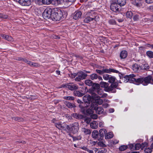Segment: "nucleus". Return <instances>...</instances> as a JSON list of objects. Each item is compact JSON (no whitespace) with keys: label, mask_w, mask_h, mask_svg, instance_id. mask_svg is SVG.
<instances>
[{"label":"nucleus","mask_w":153,"mask_h":153,"mask_svg":"<svg viewBox=\"0 0 153 153\" xmlns=\"http://www.w3.org/2000/svg\"><path fill=\"white\" fill-rule=\"evenodd\" d=\"M100 85L102 87L105 88V91L115 93L116 91L115 88L117 87L118 83H115L114 84H111V85L109 86V84L108 83L101 82L100 83Z\"/></svg>","instance_id":"obj_1"},{"label":"nucleus","mask_w":153,"mask_h":153,"mask_svg":"<svg viewBox=\"0 0 153 153\" xmlns=\"http://www.w3.org/2000/svg\"><path fill=\"white\" fill-rule=\"evenodd\" d=\"M152 76L151 75H149L145 77L136 78V79H135L136 80V84L139 85L142 84L144 85H147L149 83L152 84Z\"/></svg>","instance_id":"obj_2"},{"label":"nucleus","mask_w":153,"mask_h":153,"mask_svg":"<svg viewBox=\"0 0 153 153\" xmlns=\"http://www.w3.org/2000/svg\"><path fill=\"white\" fill-rule=\"evenodd\" d=\"M135 75L133 74H130L129 75H126L125 76H120V78L121 79L123 80V82H129L130 83H134L136 84V80L134 79H136V78H134Z\"/></svg>","instance_id":"obj_3"},{"label":"nucleus","mask_w":153,"mask_h":153,"mask_svg":"<svg viewBox=\"0 0 153 153\" xmlns=\"http://www.w3.org/2000/svg\"><path fill=\"white\" fill-rule=\"evenodd\" d=\"M63 16V13L59 10L52 13L51 19L54 21H59Z\"/></svg>","instance_id":"obj_4"},{"label":"nucleus","mask_w":153,"mask_h":153,"mask_svg":"<svg viewBox=\"0 0 153 153\" xmlns=\"http://www.w3.org/2000/svg\"><path fill=\"white\" fill-rule=\"evenodd\" d=\"M120 6L116 2V0H111L110 5V9L114 12H118L120 11Z\"/></svg>","instance_id":"obj_5"},{"label":"nucleus","mask_w":153,"mask_h":153,"mask_svg":"<svg viewBox=\"0 0 153 153\" xmlns=\"http://www.w3.org/2000/svg\"><path fill=\"white\" fill-rule=\"evenodd\" d=\"M92 87L93 89H90L88 92L91 95L92 97H97V94L95 93V90L99 89V88L100 87V85L98 83H94L91 86Z\"/></svg>","instance_id":"obj_6"},{"label":"nucleus","mask_w":153,"mask_h":153,"mask_svg":"<svg viewBox=\"0 0 153 153\" xmlns=\"http://www.w3.org/2000/svg\"><path fill=\"white\" fill-rule=\"evenodd\" d=\"M52 10L50 8H47L42 13V16L45 19L51 18L52 16Z\"/></svg>","instance_id":"obj_7"},{"label":"nucleus","mask_w":153,"mask_h":153,"mask_svg":"<svg viewBox=\"0 0 153 153\" xmlns=\"http://www.w3.org/2000/svg\"><path fill=\"white\" fill-rule=\"evenodd\" d=\"M68 131H71L72 133L75 134L77 133L79 129V124L78 123L75 122L69 126Z\"/></svg>","instance_id":"obj_8"},{"label":"nucleus","mask_w":153,"mask_h":153,"mask_svg":"<svg viewBox=\"0 0 153 153\" xmlns=\"http://www.w3.org/2000/svg\"><path fill=\"white\" fill-rule=\"evenodd\" d=\"M77 102L79 104L78 105L79 107L80 108L81 112L83 113H85L86 111V107L89 106V104L88 103V105L86 103H84L80 100H77Z\"/></svg>","instance_id":"obj_9"},{"label":"nucleus","mask_w":153,"mask_h":153,"mask_svg":"<svg viewBox=\"0 0 153 153\" xmlns=\"http://www.w3.org/2000/svg\"><path fill=\"white\" fill-rule=\"evenodd\" d=\"M55 126L59 129L65 131H68V129H69V126L68 125L65 123H55Z\"/></svg>","instance_id":"obj_10"},{"label":"nucleus","mask_w":153,"mask_h":153,"mask_svg":"<svg viewBox=\"0 0 153 153\" xmlns=\"http://www.w3.org/2000/svg\"><path fill=\"white\" fill-rule=\"evenodd\" d=\"M91 108L96 111L97 114H101L103 111V109L101 107H98V105L95 103H92L91 104Z\"/></svg>","instance_id":"obj_11"},{"label":"nucleus","mask_w":153,"mask_h":153,"mask_svg":"<svg viewBox=\"0 0 153 153\" xmlns=\"http://www.w3.org/2000/svg\"><path fill=\"white\" fill-rule=\"evenodd\" d=\"M78 76L75 78L76 81H79L85 79L87 76V74L83 71H80L77 72Z\"/></svg>","instance_id":"obj_12"},{"label":"nucleus","mask_w":153,"mask_h":153,"mask_svg":"<svg viewBox=\"0 0 153 153\" xmlns=\"http://www.w3.org/2000/svg\"><path fill=\"white\" fill-rule=\"evenodd\" d=\"M86 15L88 16L91 18H92V21L94 20L95 21H98L100 20L99 17L96 13L94 11H91L88 12Z\"/></svg>","instance_id":"obj_13"},{"label":"nucleus","mask_w":153,"mask_h":153,"mask_svg":"<svg viewBox=\"0 0 153 153\" xmlns=\"http://www.w3.org/2000/svg\"><path fill=\"white\" fill-rule=\"evenodd\" d=\"M20 5L23 6H28L31 4L30 0H16Z\"/></svg>","instance_id":"obj_14"},{"label":"nucleus","mask_w":153,"mask_h":153,"mask_svg":"<svg viewBox=\"0 0 153 153\" xmlns=\"http://www.w3.org/2000/svg\"><path fill=\"white\" fill-rule=\"evenodd\" d=\"M132 69L135 72H137L140 70L142 69V68L140 65L135 63L132 65Z\"/></svg>","instance_id":"obj_15"},{"label":"nucleus","mask_w":153,"mask_h":153,"mask_svg":"<svg viewBox=\"0 0 153 153\" xmlns=\"http://www.w3.org/2000/svg\"><path fill=\"white\" fill-rule=\"evenodd\" d=\"M91 99V96L89 95L86 94L83 97V101L85 102L84 103H86L88 105V103L89 104V106L90 105V102Z\"/></svg>","instance_id":"obj_16"},{"label":"nucleus","mask_w":153,"mask_h":153,"mask_svg":"<svg viewBox=\"0 0 153 153\" xmlns=\"http://www.w3.org/2000/svg\"><path fill=\"white\" fill-rule=\"evenodd\" d=\"M97 92L98 95H97L98 97L97 98L99 97V98H104L106 97L107 95V94L106 93L103 94V91L101 89H98L97 91ZM93 98H96V97Z\"/></svg>","instance_id":"obj_17"},{"label":"nucleus","mask_w":153,"mask_h":153,"mask_svg":"<svg viewBox=\"0 0 153 153\" xmlns=\"http://www.w3.org/2000/svg\"><path fill=\"white\" fill-rule=\"evenodd\" d=\"M90 78L92 80L97 79L100 81L102 80V78L101 76H98L97 74L94 73L93 74L90 75Z\"/></svg>","instance_id":"obj_18"},{"label":"nucleus","mask_w":153,"mask_h":153,"mask_svg":"<svg viewBox=\"0 0 153 153\" xmlns=\"http://www.w3.org/2000/svg\"><path fill=\"white\" fill-rule=\"evenodd\" d=\"M68 88L69 89L72 91L77 89H78V86L77 85L73 83H69L68 84Z\"/></svg>","instance_id":"obj_19"},{"label":"nucleus","mask_w":153,"mask_h":153,"mask_svg":"<svg viewBox=\"0 0 153 153\" xmlns=\"http://www.w3.org/2000/svg\"><path fill=\"white\" fill-rule=\"evenodd\" d=\"M99 135L98 131L96 130L93 131L92 132V136L94 139H97L99 140L101 139L100 138H99Z\"/></svg>","instance_id":"obj_20"},{"label":"nucleus","mask_w":153,"mask_h":153,"mask_svg":"<svg viewBox=\"0 0 153 153\" xmlns=\"http://www.w3.org/2000/svg\"><path fill=\"white\" fill-rule=\"evenodd\" d=\"M82 15V13L81 11H76L74 13V19H78L80 18Z\"/></svg>","instance_id":"obj_21"},{"label":"nucleus","mask_w":153,"mask_h":153,"mask_svg":"<svg viewBox=\"0 0 153 153\" xmlns=\"http://www.w3.org/2000/svg\"><path fill=\"white\" fill-rule=\"evenodd\" d=\"M127 52L126 51H123L120 53V57L121 59H124L127 57Z\"/></svg>","instance_id":"obj_22"},{"label":"nucleus","mask_w":153,"mask_h":153,"mask_svg":"<svg viewBox=\"0 0 153 153\" xmlns=\"http://www.w3.org/2000/svg\"><path fill=\"white\" fill-rule=\"evenodd\" d=\"M106 132L107 131L104 128L100 129L99 131V136L100 137V138H102L105 135V136Z\"/></svg>","instance_id":"obj_23"},{"label":"nucleus","mask_w":153,"mask_h":153,"mask_svg":"<svg viewBox=\"0 0 153 153\" xmlns=\"http://www.w3.org/2000/svg\"><path fill=\"white\" fill-rule=\"evenodd\" d=\"M73 116L74 118L76 119H82L84 117V116L79 114H74Z\"/></svg>","instance_id":"obj_24"},{"label":"nucleus","mask_w":153,"mask_h":153,"mask_svg":"<svg viewBox=\"0 0 153 153\" xmlns=\"http://www.w3.org/2000/svg\"><path fill=\"white\" fill-rule=\"evenodd\" d=\"M26 63L32 67H37L39 66V65L38 63H34L30 61L27 60V61Z\"/></svg>","instance_id":"obj_25"},{"label":"nucleus","mask_w":153,"mask_h":153,"mask_svg":"<svg viewBox=\"0 0 153 153\" xmlns=\"http://www.w3.org/2000/svg\"><path fill=\"white\" fill-rule=\"evenodd\" d=\"M107 73H111V72L120 74V72L118 70L112 68L106 69Z\"/></svg>","instance_id":"obj_26"},{"label":"nucleus","mask_w":153,"mask_h":153,"mask_svg":"<svg viewBox=\"0 0 153 153\" xmlns=\"http://www.w3.org/2000/svg\"><path fill=\"white\" fill-rule=\"evenodd\" d=\"M116 2L120 6H124L126 3V0H116Z\"/></svg>","instance_id":"obj_27"},{"label":"nucleus","mask_w":153,"mask_h":153,"mask_svg":"<svg viewBox=\"0 0 153 153\" xmlns=\"http://www.w3.org/2000/svg\"><path fill=\"white\" fill-rule=\"evenodd\" d=\"M113 137V133L111 132H109L106 134L105 136V138L106 139H109L112 138Z\"/></svg>","instance_id":"obj_28"},{"label":"nucleus","mask_w":153,"mask_h":153,"mask_svg":"<svg viewBox=\"0 0 153 153\" xmlns=\"http://www.w3.org/2000/svg\"><path fill=\"white\" fill-rule=\"evenodd\" d=\"M74 95L76 96H77L78 97H81L84 94L82 92L79 91H75L74 92Z\"/></svg>","instance_id":"obj_29"},{"label":"nucleus","mask_w":153,"mask_h":153,"mask_svg":"<svg viewBox=\"0 0 153 153\" xmlns=\"http://www.w3.org/2000/svg\"><path fill=\"white\" fill-rule=\"evenodd\" d=\"M97 126L98 123L95 121H93L90 123V126L93 129L96 128Z\"/></svg>","instance_id":"obj_30"},{"label":"nucleus","mask_w":153,"mask_h":153,"mask_svg":"<svg viewBox=\"0 0 153 153\" xmlns=\"http://www.w3.org/2000/svg\"><path fill=\"white\" fill-rule=\"evenodd\" d=\"M82 131L85 134H90L91 132L90 129L84 128H82Z\"/></svg>","instance_id":"obj_31"},{"label":"nucleus","mask_w":153,"mask_h":153,"mask_svg":"<svg viewBox=\"0 0 153 153\" xmlns=\"http://www.w3.org/2000/svg\"><path fill=\"white\" fill-rule=\"evenodd\" d=\"M1 36L3 38L7 40L8 41H12L13 40L11 36H9L8 35H2Z\"/></svg>","instance_id":"obj_32"},{"label":"nucleus","mask_w":153,"mask_h":153,"mask_svg":"<svg viewBox=\"0 0 153 153\" xmlns=\"http://www.w3.org/2000/svg\"><path fill=\"white\" fill-rule=\"evenodd\" d=\"M65 103L66 106L69 108H72L76 107L75 105L67 101H65Z\"/></svg>","instance_id":"obj_33"},{"label":"nucleus","mask_w":153,"mask_h":153,"mask_svg":"<svg viewBox=\"0 0 153 153\" xmlns=\"http://www.w3.org/2000/svg\"><path fill=\"white\" fill-rule=\"evenodd\" d=\"M61 0H52L51 1V3L55 5H57L60 4L61 3Z\"/></svg>","instance_id":"obj_34"},{"label":"nucleus","mask_w":153,"mask_h":153,"mask_svg":"<svg viewBox=\"0 0 153 153\" xmlns=\"http://www.w3.org/2000/svg\"><path fill=\"white\" fill-rule=\"evenodd\" d=\"M96 71L97 72V73H98L100 75H102L104 73H107L106 69H103L102 70L96 69Z\"/></svg>","instance_id":"obj_35"},{"label":"nucleus","mask_w":153,"mask_h":153,"mask_svg":"<svg viewBox=\"0 0 153 153\" xmlns=\"http://www.w3.org/2000/svg\"><path fill=\"white\" fill-rule=\"evenodd\" d=\"M92 19L88 16L84 20V22L85 23H88L91 21H93Z\"/></svg>","instance_id":"obj_36"},{"label":"nucleus","mask_w":153,"mask_h":153,"mask_svg":"<svg viewBox=\"0 0 153 153\" xmlns=\"http://www.w3.org/2000/svg\"><path fill=\"white\" fill-rule=\"evenodd\" d=\"M85 83L87 85L89 86H92L93 84V82L90 79H87L85 81Z\"/></svg>","instance_id":"obj_37"},{"label":"nucleus","mask_w":153,"mask_h":153,"mask_svg":"<svg viewBox=\"0 0 153 153\" xmlns=\"http://www.w3.org/2000/svg\"><path fill=\"white\" fill-rule=\"evenodd\" d=\"M87 107H86V111L84 113L85 114L86 113L87 114H93L94 113V111L93 110V109H92L91 108V109L90 108H88L87 109Z\"/></svg>","instance_id":"obj_38"},{"label":"nucleus","mask_w":153,"mask_h":153,"mask_svg":"<svg viewBox=\"0 0 153 153\" xmlns=\"http://www.w3.org/2000/svg\"><path fill=\"white\" fill-rule=\"evenodd\" d=\"M116 80L115 78L113 76H111V79L109 80V81H108V82L111 83V84H114L115 83H117V82H115V81Z\"/></svg>","instance_id":"obj_39"},{"label":"nucleus","mask_w":153,"mask_h":153,"mask_svg":"<svg viewBox=\"0 0 153 153\" xmlns=\"http://www.w3.org/2000/svg\"><path fill=\"white\" fill-rule=\"evenodd\" d=\"M12 119L15 121L19 122L22 121L23 120V118L19 117H12Z\"/></svg>","instance_id":"obj_40"},{"label":"nucleus","mask_w":153,"mask_h":153,"mask_svg":"<svg viewBox=\"0 0 153 153\" xmlns=\"http://www.w3.org/2000/svg\"><path fill=\"white\" fill-rule=\"evenodd\" d=\"M111 76V75L108 74H105L103 75V79L105 80H108V81H109Z\"/></svg>","instance_id":"obj_41"},{"label":"nucleus","mask_w":153,"mask_h":153,"mask_svg":"<svg viewBox=\"0 0 153 153\" xmlns=\"http://www.w3.org/2000/svg\"><path fill=\"white\" fill-rule=\"evenodd\" d=\"M147 56L150 58H153V52L151 51H148L146 52Z\"/></svg>","instance_id":"obj_42"},{"label":"nucleus","mask_w":153,"mask_h":153,"mask_svg":"<svg viewBox=\"0 0 153 153\" xmlns=\"http://www.w3.org/2000/svg\"><path fill=\"white\" fill-rule=\"evenodd\" d=\"M64 100H74V98L71 96H65L63 97Z\"/></svg>","instance_id":"obj_43"},{"label":"nucleus","mask_w":153,"mask_h":153,"mask_svg":"<svg viewBox=\"0 0 153 153\" xmlns=\"http://www.w3.org/2000/svg\"><path fill=\"white\" fill-rule=\"evenodd\" d=\"M133 16V13H132L131 11H128L126 13V17L131 19L132 18V16Z\"/></svg>","instance_id":"obj_44"},{"label":"nucleus","mask_w":153,"mask_h":153,"mask_svg":"<svg viewBox=\"0 0 153 153\" xmlns=\"http://www.w3.org/2000/svg\"><path fill=\"white\" fill-rule=\"evenodd\" d=\"M42 3L45 4H49L51 3V0H42Z\"/></svg>","instance_id":"obj_45"},{"label":"nucleus","mask_w":153,"mask_h":153,"mask_svg":"<svg viewBox=\"0 0 153 153\" xmlns=\"http://www.w3.org/2000/svg\"><path fill=\"white\" fill-rule=\"evenodd\" d=\"M128 148L127 146L123 145L119 147V149L120 151H123L126 149Z\"/></svg>","instance_id":"obj_46"},{"label":"nucleus","mask_w":153,"mask_h":153,"mask_svg":"<svg viewBox=\"0 0 153 153\" xmlns=\"http://www.w3.org/2000/svg\"><path fill=\"white\" fill-rule=\"evenodd\" d=\"M140 148L142 149L141 144L140 143H137L135 145L134 149L135 150H138Z\"/></svg>","instance_id":"obj_47"},{"label":"nucleus","mask_w":153,"mask_h":153,"mask_svg":"<svg viewBox=\"0 0 153 153\" xmlns=\"http://www.w3.org/2000/svg\"><path fill=\"white\" fill-rule=\"evenodd\" d=\"M143 68H142V69L145 70H148L149 68V67L147 63H145L143 65Z\"/></svg>","instance_id":"obj_48"},{"label":"nucleus","mask_w":153,"mask_h":153,"mask_svg":"<svg viewBox=\"0 0 153 153\" xmlns=\"http://www.w3.org/2000/svg\"><path fill=\"white\" fill-rule=\"evenodd\" d=\"M84 121L86 123L89 124L91 122V119L89 117H87L84 119Z\"/></svg>","instance_id":"obj_49"},{"label":"nucleus","mask_w":153,"mask_h":153,"mask_svg":"<svg viewBox=\"0 0 153 153\" xmlns=\"http://www.w3.org/2000/svg\"><path fill=\"white\" fill-rule=\"evenodd\" d=\"M145 153H150L152 151L151 148H147L145 149L144 150Z\"/></svg>","instance_id":"obj_50"},{"label":"nucleus","mask_w":153,"mask_h":153,"mask_svg":"<svg viewBox=\"0 0 153 153\" xmlns=\"http://www.w3.org/2000/svg\"><path fill=\"white\" fill-rule=\"evenodd\" d=\"M95 101L97 104H98L99 105H101L103 102L102 100L100 98L96 100Z\"/></svg>","instance_id":"obj_51"},{"label":"nucleus","mask_w":153,"mask_h":153,"mask_svg":"<svg viewBox=\"0 0 153 153\" xmlns=\"http://www.w3.org/2000/svg\"><path fill=\"white\" fill-rule=\"evenodd\" d=\"M98 144L101 147H106V145L104 144L103 142L102 141L99 142L98 143Z\"/></svg>","instance_id":"obj_52"},{"label":"nucleus","mask_w":153,"mask_h":153,"mask_svg":"<svg viewBox=\"0 0 153 153\" xmlns=\"http://www.w3.org/2000/svg\"><path fill=\"white\" fill-rule=\"evenodd\" d=\"M109 23L111 25H115L116 24V22L114 19H110L108 21Z\"/></svg>","instance_id":"obj_53"},{"label":"nucleus","mask_w":153,"mask_h":153,"mask_svg":"<svg viewBox=\"0 0 153 153\" xmlns=\"http://www.w3.org/2000/svg\"><path fill=\"white\" fill-rule=\"evenodd\" d=\"M17 59L19 61H22L26 63H27V59L22 57L18 58Z\"/></svg>","instance_id":"obj_54"},{"label":"nucleus","mask_w":153,"mask_h":153,"mask_svg":"<svg viewBox=\"0 0 153 153\" xmlns=\"http://www.w3.org/2000/svg\"><path fill=\"white\" fill-rule=\"evenodd\" d=\"M97 115L95 114H94L91 115V117L92 118L94 119H96L97 118Z\"/></svg>","instance_id":"obj_55"},{"label":"nucleus","mask_w":153,"mask_h":153,"mask_svg":"<svg viewBox=\"0 0 153 153\" xmlns=\"http://www.w3.org/2000/svg\"><path fill=\"white\" fill-rule=\"evenodd\" d=\"M139 19V16L136 15L133 17V19L134 21H137Z\"/></svg>","instance_id":"obj_56"},{"label":"nucleus","mask_w":153,"mask_h":153,"mask_svg":"<svg viewBox=\"0 0 153 153\" xmlns=\"http://www.w3.org/2000/svg\"><path fill=\"white\" fill-rule=\"evenodd\" d=\"M147 145V143H142L141 144L142 149H143L145 146Z\"/></svg>","instance_id":"obj_57"},{"label":"nucleus","mask_w":153,"mask_h":153,"mask_svg":"<svg viewBox=\"0 0 153 153\" xmlns=\"http://www.w3.org/2000/svg\"><path fill=\"white\" fill-rule=\"evenodd\" d=\"M146 47L150 48L151 49H152V44H147L146 45Z\"/></svg>","instance_id":"obj_58"},{"label":"nucleus","mask_w":153,"mask_h":153,"mask_svg":"<svg viewBox=\"0 0 153 153\" xmlns=\"http://www.w3.org/2000/svg\"><path fill=\"white\" fill-rule=\"evenodd\" d=\"M99 126L100 127H104V123L103 122H100Z\"/></svg>","instance_id":"obj_59"},{"label":"nucleus","mask_w":153,"mask_h":153,"mask_svg":"<svg viewBox=\"0 0 153 153\" xmlns=\"http://www.w3.org/2000/svg\"><path fill=\"white\" fill-rule=\"evenodd\" d=\"M146 3L150 4L153 2V0H145Z\"/></svg>","instance_id":"obj_60"},{"label":"nucleus","mask_w":153,"mask_h":153,"mask_svg":"<svg viewBox=\"0 0 153 153\" xmlns=\"http://www.w3.org/2000/svg\"><path fill=\"white\" fill-rule=\"evenodd\" d=\"M116 20L119 22H122L123 21V19H119L118 18H116Z\"/></svg>","instance_id":"obj_61"},{"label":"nucleus","mask_w":153,"mask_h":153,"mask_svg":"<svg viewBox=\"0 0 153 153\" xmlns=\"http://www.w3.org/2000/svg\"><path fill=\"white\" fill-rule=\"evenodd\" d=\"M103 106L104 108H107L109 106V105L107 103L103 104L102 105Z\"/></svg>","instance_id":"obj_62"},{"label":"nucleus","mask_w":153,"mask_h":153,"mask_svg":"<svg viewBox=\"0 0 153 153\" xmlns=\"http://www.w3.org/2000/svg\"><path fill=\"white\" fill-rule=\"evenodd\" d=\"M8 18V16L7 15L3 14L2 19H7Z\"/></svg>","instance_id":"obj_63"},{"label":"nucleus","mask_w":153,"mask_h":153,"mask_svg":"<svg viewBox=\"0 0 153 153\" xmlns=\"http://www.w3.org/2000/svg\"><path fill=\"white\" fill-rule=\"evenodd\" d=\"M134 147V145L133 144H131L129 145V148L130 149H132Z\"/></svg>","instance_id":"obj_64"}]
</instances>
